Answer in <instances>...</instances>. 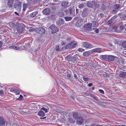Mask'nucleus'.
<instances>
[{
  "label": "nucleus",
  "mask_w": 126,
  "mask_h": 126,
  "mask_svg": "<svg viewBox=\"0 0 126 126\" xmlns=\"http://www.w3.org/2000/svg\"><path fill=\"white\" fill-rule=\"evenodd\" d=\"M82 46L86 48H91L94 47V46L88 42H83L82 43Z\"/></svg>",
  "instance_id": "7ed1b4c3"
},
{
  "label": "nucleus",
  "mask_w": 126,
  "mask_h": 126,
  "mask_svg": "<svg viewBox=\"0 0 126 126\" xmlns=\"http://www.w3.org/2000/svg\"><path fill=\"white\" fill-rule=\"evenodd\" d=\"M98 91L100 93L102 94H104V91L101 89H99L98 90Z\"/></svg>",
  "instance_id": "49530a36"
},
{
  "label": "nucleus",
  "mask_w": 126,
  "mask_h": 126,
  "mask_svg": "<svg viewBox=\"0 0 126 126\" xmlns=\"http://www.w3.org/2000/svg\"><path fill=\"white\" fill-rule=\"evenodd\" d=\"M41 110H44L46 113L48 111V110L46 109H45V108L43 107L41 109Z\"/></svg>",
  "instance_id": "8fccbe9b"
},
{
  "label": "nucleus",
  "mask_w": 126,
  "mask_h": 126,
  "mask_svg": "<svg viewBox=\"0 0 126 126\" xmlns=\"http://www.w3.org/2000/svg\"><path fill=\"white\" fill-rule=\"evenodd\" d=\"M17 26L16 28L17 31L20 33H22L23 31V24L22 23H16Z\"/></svg>",
  "instance_id": "f03ea898"
},
{
  "label": "nucleus",
  "mask_w": 126,
  "mask_h": 126,
  "mask_svg": "<svg viewBox=\"0 0 126 126\" xmlns=\"http://www.w3.org/2000/svg\"><path fill=\"white\" fill-rule=\"evenodd\" d=\"M73 115L74 118L76 119H77L78 118L79 116L78 114V112H73Z\"/></svg>",
  "instance_id": "aec40b11"
},
{
  "label": "nucleus",
  "mask_w": 126,
  "mask_h": 126,
  "mask_svg": "<svg viewBox=\"0 0 126 126\" xmlns=\"http://www.w3.org/2000/svg\"><path fill=\"white\" fill-rule=\"evenodd\" d=\"M119 76L121 77H124L126 76V72L120 71Z\"/></svg>",
  "instance_id": "6ab92c4d"
},
{
  "label": "nucleus",
  "mask_w": 126,
  "mask_h": 126,
  "mask_svg": "<svg viewBox=\"0 0 126 126\" xmlns=\"http://www.w3.org/2000/svg\"><path fill=\"white\" fill-rule=\"evenodd\" d=\"M9 24L10 26L13 28H16L17 26L16 23V24L13 22H11Z\"/></svg>",
  "instance_id": "bb28decb"
},
{
  "label": "nucleus",
  "mask_w": 126,
  "mask_h": 126,
  "mask_svg": "<svg viewBox=\"0 0 126 126\" xmlns=\"http://www.w3.org/2000/svg\"><path fill=\"white\" fill-rule=\"evenodd\" d=\"M82 79L85 81L87 82L88 81V79L84 77H83Z\"/></svg>",
  "instance_id": "79ce46f5"
},
{
  "label": "nucleus",
  "mask_w": 126,
  "mask_h": 126,
  "mask_svg": "<svg viewBox=\"0 0 126 126\" xmlns=\"http://www.w3.org/2000/svg\"><path fill=\"white\" fill-rule=\"evenodd\" d=\"M38 114L41 117H43L45 115L44 112L42 110L39 111Z\"/></svg>",
  "instance_id": "393cba45"
},
{
  "label": "nucleus",
  "mask_w": 126,
  "mask_h": 126,
  "mask_svg": "<svg viewBox=\"0 0 126 126\" xmlns=\"http://www.w3.org/2000/svg\"><path fill=\"white\" fill-rule=\"evenodd\" d=\"M93 30H95L94 31V32L96 33H98V31H99V30L98 29H95L94 28H93Z\"/></svg>",
  "instance_id": "de8ad7c7"
},
{
  "label": "nucleus",
  "mask_w": 126,
  "mask_h": 126,
  "mask_svg": "<svg viewBox=\"0 0 126 126\" xmlns=\"http://www.w3.org/2000/svg\"><path fill=\"white\" fill-rule=\"evenodd\" d=\"M83 19L81 18L78 19L76 23L77 26L78 27H80L83 25Z\"/></svg>",
  "instance_id": "6e6552de"
},
{
  "label": "nucleus",
  "mask_w": 126,
  "mask_h": 126,
  "mask_svg": "<svg viewBox=\"0 0 126 126\" xmlns=\"http://www.w3.org/2000/svg\"><path fill=\"white\" fill-rule=\"evenodd\" d=\"M15 14H16V15H17L18 16H19V14H18L16 12H15Z\"/></svg>",
  "instance_id": "69168bd1"
},
{
  "label": "nucleus",
  "mask_w": 126,
  "mask_h": 126,
  "mask_svg": "<svg viewBox=\"0 0 126 126\" xmlns=\"http://www.w3.org/2000/svg\"><path fill=\"white\" fill-rule=\"evenodd\" d=\"M23 10L24 11L26 9V8H27L26 5V4L25 3H23Z\"/></svg>",
  "instance_id": "4c0bfd02"
},
{
  "label": "nucleus",
  "mask_w": 126,
  "mask_h": 126,
  "mask_svg": "<svg viewBox=\"0 0 126 126\" xmlns=\"http://www.w3.org/2000/svg\"><path fill=\"white\" fill-rule=\"evenodd\" d=\"M115 59L114 57L112 55L108 56L107 59L109 61H113Z\"/></svg>",
  "instance_id": "a211bd4d"
},
{
  "label": "nucleus",
  "mask_w": 126,
  "mask_h": 126,
  "mask_svg": "<svg viewBox=\"0 0 126 126\" xmlns=\"http://www.w3.org/2000/svg\"><path fill=\"white\" fill-rule=\"evenodd\" d=\"M78 50L79 52H82L84 51V49L81 48H79Z\"/></svg>",
  "instance_id": "c03bdc74"
},
{
  "label": "nucleus",
  "mask_w": 126,
  "mask_h": 126,
  "mask_svg": "<svg viewBox=\"0 0 126 126\" xmlns=\"http://www.w3.org/2000/svg\"><path fill=\"white\" fill-rule=\"evenodd\" d=\"M72 16L71 17H68L66 16L65 17L64 19L66 21H68L71 20L72 19Z\"/></svg>",
  "instance_id": "c756f323"
},
{
  "label": "nucleus",
  "mask_w": 126,
  "mask_h": 126,
  "mask_svg": "<svg viewBox=\"0 0 126 126\" xmlns=\"http://www.w3.org/2000/svg\"><path fill=\"white\" fill-rule=\"evenodd\" d=\"M90 54V51H88L84 52L83 53V55L86 57H87Z\"/></svg>",
  "instance_id": "cd10ccee"
},
{
  "label": "nucleus",
  "mask_w": 126,
  "mask_h": 126,
  "mask_svg": "<svg viewBox=\"0 0 126 126\" xmlns=\"http://www.w3.org/2000/svg\"><path fill=\"white\" fill-rule=\"evenodd\" d=\"M21 7V2H18L14 6V7L18 12L20 11Z\"/></svg>",
  "instance_id": "423d86ee"
},
{
  "label": "nucleus",
  "mask_w": 126,
  "mask_h": 126,
  "mask_svg": "<svg viewBox=\"0 0 126 126\" xmlns=\"http://www.w3.org/2000/svg\"><path fill=\"white\" fill-rule=\"evenodd\" d=\"M111 13L112 14H115L117 13V11L116 9L115 10H113L111 11Z\"/></svg>",
  "instance_id": "ea45409f"
},
{
  "label": "nucleus",
  "mask_w": 126,
  "mask_h": 126,
  "mask_svg": "<svg viewBox=\"0 0 126 126\" xmlns=\"http://www.w3.org/2000/svg\"><path fill=\"white\" fill-rule=\"evenodd\" d=\"M76 14H77L79 12V9H76Z\"/></svg>",
  "instance_id": "052dcab7"
},
{
  "label": "nucleus",
  "mask_w": 126,
  "mask_h": 126,
  "mask_svg": "<svg viewBox=\"0 0 126 126\" xmlns=\"http://www.w3.org/2000/svg\"><path fill=\"white\" fill-rule=\"evenodd\" d=\"M65 44V43L64 42L62 41V43H61V44L62 45H64Z\"/></svg>",
  "instance_id": "680f3d73"
},
{
  "label": "nucleus",
  "mask_w": 126,
  "mask_h": 126,
  "mask_svg": "<svg viewBox=\"0 0 126 126\" xmlns=\"http://www.w3.org/2000/svg\"><path fill=\"white\" fill-rule=\"evenodd\" d=\"M74 77L75 78H76L77 79H78V78L76 74H74Z\"/></svg>",
  "instance_id": "6e6d98bb"
},
{
  "label": "nucleus",
  "mask_w": 126,
  "mask_h": 126,
  "mask_svg": "<svg viewBox=\"0 0 126 126\" xmlns=\"http://www.w3.org/2000/svg\"><path fill=\"white\" fill-rule=\"evenodd\" d=\"M107 55H103L101 57V58L103 60H106L107 59Z\"/></svg>",
  "instance_id": "c85d7f7f"
},
{
  "label": "nucleus",
  "mask_w": 126,
  "mask_h": 126,
  "mask_svg": "<svg viewBox=\"0 0 126 126\" xmlns=\"http://www.w3.org/2000/svg\"><path fill=\"white\" fill-rule=\"evenodd\" d=\"M116 126H125L124 125H117Z\"/></svg>",
  "instance_id": "0e129e2a"
},
{
  "label": "nucleus",
  "mask_w": 126,
  "mask_h": 126,
  "mask_svg": "<svg viewBox=\"0 0 126 126\" xmlns=\"http://www.w3.org/2000/svg\"><path fill=\"white\" fill-rule=\"evenodd\" d=\"M58 15L59 16L62 17L64 15V14L63 12H60L58 13Z\"/></svg>",
  "instance_id": "473e14b6"
},
{
  "label": "nucleus",
  "mask_w": 126,
  "mask_h": 126,
  "mask_svg": "<svg viewBox=\"0 0 126 126\" xmlns=\"http://www.w3.org/2000/svg\"><path fill=\"white\" fill-rule=\"evenodd\" d=\"M71 39V37H67L66 39V40L67 41H70Z\"/></svg>",
  "instance_id": "3c124183"
},
{
  "label": "nucleus",
  "mask_w": 126,
  "mask_h": 126,
  "mask_svg": "<svg viewBox=\"0 0 126 126\" xmlns=\"http://www.w3.org/2000/svg\"><path fill=\"white\" fill-rule=\"evenodd\" d=\"M84 7V5L82 3L79 5V7L80 9H82Z\"/></svg>",
  "instance_id": "58836bf2"
},
{
  "label": "nucleus",
  "mask_w": 126,
  "mask_h": 126,
  "mask_svg": "<svg viewBox=\"0 0 126 126\" xmlns=\"http://www.w3.org/2000/svg\"><path fill=\"white\" fill-rule=\"evenodd\" d=\"M99 16L100 17H102L104 16V14L103 13H100L99 14Z\"/></svg>",
  "instance_id": "a18cd8bd"
},
{
  "label": "nucleus",
  "mask_w": 126,
  "mask_h": 126,
  "mask_svg": "<svg viewBox=\"0 0 126 126\" xmlns=\"http://www.w3.org/2000/svg\"><path fill=\"white\" fill-rule=\"evenodd\" d=\"M92 97L94 99H95L96 101H98L99 100L97 98L95 97L94 95L93 96H92Z\"/></svg>",
  "instance_id": "5fc2aeb1"
},
{
  "label": "nucleus",
  "mask_w": 126,
  "mask_h": 126,
  "mask_svg": "<svg viewBox=\"0 0 126 126\" xmlns=\"http://www.w3.org/2000/svg\"><path fill=\"white\" fill-rule=\"evenodd\" d=\"M56 24L58 26H61L62 24H63L64 23V21L61 18H60L56 22Z\"/></svg>",
  "instance_id": "2eb2a0df"
},
{
  "label": "nucleus",
  "mask_w": 126,
  "mask_h": 126,
  "mask_svg": "<svg viewBox=\"0 0 126 126\" xmlns=\"http://www.w3.org/2000/svg\"><path fill=\"white\" fill-rule=\"evenodd\" d=\"M77 119V122L79 125H81L83 122V119L81 116L78 117Z\"/></svg>",
  "instance_id": "ddd939ff"
},
{
  "label": "nucleus",
  "mask_w": 126,
  "mask_h": 126,
  "mask_svg": "<svg viewBox=\"0 0 126 126\" xmlns=\"http://www.w3.org/2000/svg\"><path fill=\"white\" fill-rule=\"evenodd\" d=\"M5 122L4 121V118L3 117H0V124L2 125H4Z\"/></svg>",
  "instance_id": "b1692460"
},
{
  "label": "nucleus",
  "mask_w": 126,
  "mask_h": 126,
  "mask_svg": "<svg viewBox=\"0 0 126 126\" xmlns=\"http://www.w3.org/2000/svg\"><path fill=\"white\" fill-rule=\"evenodd\" d=\"M86 96H90L92 97V96H93V94L92 93H86Z\"/></svg>",
  "instance_id": "a19ab883"
},
{
  "label": "nucleus",
  "mask_w": 126,
  "mask_h": 126,
  "mask_svg": "<svg viewBox=\"0 0 126 126\" xmlns=\"http://www.w3.org/2000/svg\"><path fill=\"white\" fill-rule=\"evenodd\" d=\"M38 13L37 12H35L30 14V16L33 17L35 16Z\"/></svg>",
  "instance_id": "7c9ffc66"
},
{
  "label": "nucleus",
  "mask_w": 126,
  "mask_h": 126,
  "mask_svg": "<svg viewBox=\"0 0 126 126\" xmlns=\"http://www.w3.org/2000/svg\"><path fill=\"white\" fill-rule=\"evenodd\" d=\"M87 6L89 7L90 8H92L93 7V5L90 2H88L87 4Z\"/></svg>",
  "instance_id": "c9c22d12"
},
{
  "label": "nucleus",
  "mask_w": 126,
  "mask_h": 126,
  "mask_svg": "<svg viewBox=\"0 0 126 126\" xmlns=\"http://www.w3.org/2000/svg\"><path fill=\"white\" fill-rule=\"evenodd\" d=\"M117 16H114L112 17L110 19L108 22L107 23L108 24H111L117 18Z\"/></svg>",
  "instance_id": "4468645a"
},
{
  "label": "nucleus",
  "mask_w": 126,
  "mask_h": 126,
  "mask_svg": "<svg viewBox=\"0 0 126 126\" xmlns=\"http://www.w3.org/2000/svg\"><path fill=\"white\" fill-rule=\"evenodd\" d=\"M9 48L11 49H13L16 50H19L20 48L18 47L15 46H10L9 47Z\"/></svg>",
  "instance_id": "a878e982"
},
{
  "label": "nucleus",
  "mask_w": 126,
  "mask_h": 126,
  "mask_svg": "<svg viewBox=\"0 0 126 126\" xmlns=\"http://www.w3.org/2000/svg\"><path fill=\"white\" fill-rule=\"evenodd\" d=\"M49 28L52 30V33H54L59 31V29L55 25L52 24L49 27Z\"/></svg>",
  "instance_id": "20e7f679"
},
{
  "label": "nucleus",
  "mask_w": 126,
  "mask_h": 126,
  "mask_svg": "<svg viewBox=\"0 0 126 126\" xmlns=\"http://www.w3.org/2000/svg\"><path fill=\"white\" fill-rule=\"evenodd\" d=\"M45 31V29L42 27H38L37 28V32L41 34H44Z\"/></svg>",
  "instance_id": "9d476101"
},
{
  "label": "nucleus",
  "mask_w": 126,
  "mask_h": 126,
  "mask_svg": "<svg viewBox=\"0 0 126 126\" xmlns=\"http://www.w3.org/2000/svg\"><path fill=\"white\" fill-rule=\"evenodd\" d=\"M92 52H101V48H94L92 50Z\"/></svg>",
  "instance_id": "f3484780"
},
{
  "label": "nucleus",
  "mask_w": 126,
  "mask_h": 126,
  "mask_svg": "<svg viewBox=\"0 0 126 126\" xmlns=\"http://www.w3.org/2000/svg\"><path fill=\"white\" fill-rule=\"evenodd\" d=\"M67 77L68 79H71V75L70 74H68L67 75Z\"/></svg>",
  "instance_id": "603ef678"
},
{
  "label": "nucleus",
  "mask_w": 126,
  "mask_h": 126,
  "mask_svg": "<svg viewBox=\"0 0 126 126\" xmlns=\"http://www.w3.org/2000/svg\"><path fill=\"white\" fill-rule=\"evenodd\" d=\"M93 85V84L92 83H90L88 85V86L89 87H91Z\"/></svg>",
  "instance_id": "4d7b16f0"
},
{
  "label": "nucleus",
  "mask_w": 126,
  "mask_h": 126,
  "mask_svg": "<svg viewBox=\"0 0 126 126\" xmlns=\"http://www.w3.org/2000/svg\"><path fill=\"white\" fill-rule=\"evenodd\" d=\"M122 45L124 48H126V41L123 42L122 44Z\"/></svg>",
  "instance_id": "f704fd0d"
},
{
  "label": "nucleus",
  "mask_w": 126,
  "mask_h": 126,
  "mask_svg": "<svg viewBox=\"0 0 126 126\" xmlns=\"http://www.w3.org/2000/svg\"><path fill=\"white\" fill-rule=\"evenodd\" d=\"M56 50L57 51H59L60 50L59 46L58 45L56 47Z\"/></svg>",
  "instance_id": "09e8293b"
},
{
  "label": "nucleus",
  "mask_w": 126,
  "mask_h": 126,
  "mask_svg": "<svg viewBox=\"0 0 126 126\" xmlns=\"http://www.w3.org/2000/svg\"><path fill=\"white\" fill-rule=\"evenodd\" d=\"M44 108H45V109H47V110H49V108L48 107L46 106H44V107H43Z\"/></svg>",
  "instance_id": "864d4df0"
},
{
  "label": "nucleus",
  "mask_w": 126,
  "mask_h": 126,
  "mask_svg": "<svg viewBox=\"0 0 126 126\" xmlns=\"http://www.w3.org/2000/svg\"><path fill=\"white\" fill-rule=\"evenodd\" d=\"M43 13L45 15H50L51 11L49 8H46L44 9L42 11Z\"/></svg>",
  "instance_id": "f8f14e48"
},
{
  "label": "nucleus",
  "mask_w": 126,
  "mask_h": 126,
  "mask_svg": "<svg viewBox=\"0 0 126 126\" xmlns=\"http://www.w3.org/2000/svg\"><path fill=\"white\" fill-rule=\"evenodd\" d=\"M68 4L67 1H65L61 3V6L63 7H65L67 6Z\"/></svg>",
  "instance_id": "5701e85b"
},
{
  "label": "nucleus",
  "mask_w": 126,
  "mask_h": 126,
  "mask_svg": "<svg viewBox=\"0 0 126 126\" xmlns=\"http://www.w3.org/2000/svg\"><path fill=\"white\" fill-rule=\"evenodd\" d=\"M90 23H88L84 26V28L86 30L88 31H91L92 30V28Z\"/></svg>",
  "instance_id": "9b49d317"
},
{
  "label": "nucleus",
  "mask_w": 126,
  "mask_h": 126,
  "mask_svg": "<svg viewBox=\"0 0 126 126\" xmlns=\"http://www.w3.org/2000/svg\"><path fill=\"white\" fill-rule=\"evenodd\" d=\"M3 94L2 90L0 91V94H1L3 95Z\"/></svg>",
  "instance_id": "13d9d810"
},
{
  "label": "nucleus",
  "mask_w": 126,
  "mask_h": 126,
  "mask_svg": "<svg viewBox=\"0 0 126 126\" xmlns=\"http://www.w3.org/2000/svg\"><path fill=\"white\" fill-rule=\"evenodd\" d=\"M65 12L67 14H69L71 16L73 17L75 16V13L71 8H70L66 10Z\"/></svg>",
  "instance_id": "39448f33"
},
{
  "label": "nucleus",
  "mask_w": 126,
  "mask_h": 126,
  "mask_svg": "<svg viewBox=\"0 0 126 126\" xmlns=\"http://www.w3.org/2000/svg\"><path fill=\"white\" fill-rule=\"evenodd\" d=\"M92 27H96L98 26V23L95 21H93L90 23Z\"/></svg>",
  "instance_id": "dca6fc26"
},
{
  "label": "nucleus",
  "mask_w": 126,
  "mask_h": 126,
  "mask_svg": "<svg viewBox=\"0 0 126 126\" xmlns=\"http://www.w3.org/2000/svg\"><path fill=\"white\" fill-rule=\"evenodd\" d=\"M41 0H34L33 1V3H39Z\"/></svg>",
  "instance_id": "e433bc0d"
},
{
  "label": "nucleus",
  "mask_w": 126,
  "mask_h": 126,
  "mask_svg": "<svg viewBox=\"0 0 126 126\" xmlns=\"http://www.w3.org/2000/svg\"><path fill=\"white\" fill-rule=\"evenodd\" d=\"M66 60L69 62H71L72 63H74L77 62V59L75 56H71L69 55H68L65 57Z\"/></svg>",
  "instance_id": "f257e3e1"
},
{
  "label": "nucleus",
  "mask_w": 126,
  "mask_h": 126,
  "mask_svg": "<svg viewBox=\"0 0 126 126\" xmlns=\"http://www.w3.org/2000/svg\"><path fill=\"white\" fill-rule=\"evenodd\" d=\"M114 8L116 10L119 9L121 8V5L119 4H115L114 6Z\"/></svg>",
  "instance_id": "4be33fe9"
},
{
  "label": "nucleus",
  "mask_w": 126,
  "mask_h": 126,
  "mask_svg": "<svg viewBox=\"0 0 126 126\" xmlns=\"http://www.w3.org/2000/svg\"><path fill=\"white\" fill-rule=\"evenodd\" d=\"M108 44L110 46H111V47H112L113 46V45H112L111 43H108Z\"/></svg>",
  "instance_id": "bf43d9fd"
},
{
  "label": "nucleus",
  "mask_w": 126,
  "mask_h": 126,
  "mask_svg": "<svg viewBox=\"0 0 126 126\" xmlns=\"http://www.w3.org/2000/svg\"><path fill=\"white\" fill-rule=\"evenodd\" d=\"M124 28L126 30V24L125 25Z\"/></svg>",
  "instance_id": "338daca9"
},
{
  "label": "nucleus",
  "mask_w": 126,
  "mask_h": 126,
  "mask_svg": "<svg viewBox=\"0 0 126 126\" xmlns=\"http://www.w3.org/2000/svg\"><path fill=\"white\" fill-rule=\"evenodd\" d=\"M68 121L70 123H73L74 122V120L71 118H69L68 119Z\"/></svg>",
  "instance_id": "2f4dec72"
},
{
  "label": "nucleus",
  "mask_w": 126,
  "mask_h": 126,
  "mask_svg": "<svg viewBox=\"0 0 126 126\" xmlns=\"http://www.w3.org/2000/svg\"><path fill=\"white\" fill-rule=\"evenodd\" d=\"M2 42L0 41V48L2 46Z\"/></svg>",
  "instance_id": "e2e57ef3"
},
{
  "label": "nucleus",
  "mask_w": 126,
  "mask_h": 126,
  "mask_svg": "<svg viewBox=\"0 0 126 126\" xmlns=\"http://www.w3.org/2000/svg\"><path fill=\"white\" fill-rule=\"evenodd\" d=\"M88 14V10L87 8H85L83 10V12L82 14V16L83 17H86Z\"/></svg>",
  "instance_id": "1a4fd4ad"
},
{
  "label": "nucleus",
  "mask_w": 126,
  "mask_h": 126,
  "mask_svg": "<svg viewBox=\"0 0 126 126\" xmlns=\"http://www.w3.org/2000/svg\"><path fill=\"white\" fill-rule=\"evenodd\" d=\"M23 96L21 95H20V97H19V98H18V100H23Z\"/></svg>",
  "instance_id": "37998d69"
},
{
  "label": "nucleus",
  "mask_w": 126,
  "mask_h": 126,
  "mask_svg": "<svg viewBox=\"0 0 126 126\" xmlns=\"http://www.w3.org/2000/svg\"><path fill=\"white\" fill-rule=\"evenodd\" d=\"M13 0H9L8 1V5L9 7H11L13 5Z\"/></svg>",
  "instance_id": "412c9836"
},
{
  "label": "nucleus",
  "mask_w": 126,
  "mask_h": 126,
  "mask_svg": "<svg viewBox=\"0 0 126 126\" xmlns=\"http://www.w3.org/2000/svg\"><path fill=\"white\" fill-rule=\"evenodd\" d=\"M76 45V43H73V42H71V43H69L66 45L65 47V48L66 49L71 48L74 47Z\"/></svg>",
  "instance_id": "0eeeda50"
},
{
  "label": "nucleus",
  "mask_w": 126,
  "mask_h": 126,
  "mask_svg": "<svg viewBox=\"0 0 126 126\" xmlns=\"http://www.w3.org/2000/svg\"><path fill=\"white\" fill-rule=\"evenodd\" d=\"M78 17H75L74 18V19L75 20H78Z\"/></svg>",
  "instance_id": "774afa93"
},
{
  "label": "nucleus",
  "mask_w": 126,
  "mask_h": 126,
  "mask_svg": "<svg viewBox=\"0 0 126 126\" xmlns=\"http://www.w3.org/2000/svg\"><path fill=\"white\" fill-rule=\"evenodd\" d=\"M13 92L16 94H20L19 91L15 89V90H13Z\"/></svg>",
  "instance_id": "72a5a7b5"
}]
</instances>
